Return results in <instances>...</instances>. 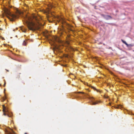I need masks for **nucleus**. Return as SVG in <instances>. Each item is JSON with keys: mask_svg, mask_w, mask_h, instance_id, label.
<instances>
[{"mask_svg": "<svg viewBox=\"0 0 134 134\" xmlns=\"http://www.w3.org/2000/svg\"><path fill=\"white\" fill-rule=\"evenodd\" d=\"M24 24L27 26L28 28L30 30L35 31L36 30H39L40 29V24L36 25L32 21L31 18L27 15L25 16L23 20Z\"/></svg>", "mask_w": 134, "mask_h": 134, "instance_id": "obj_1", "label": "nucleus"}, {"mask_svg": "<svg viewBox=\"0 0 134 134\" xmlns=\"http://www.w3.org/2000/svg\"><path fill=\"white\" fill-rule=\"evenodd\" d=\"M3 10L4 14L8 15L7 16V17L12 21H13L15 19L18 18L19 15L21 14V13L19 11H17L15 14L12 13L9 10L6 8H4Z\"/></svg>", "mask_w": 134, "mask_h": 134, "instance_id": "obj_2", "label": "nucleus"}, {"mask_svg": "<svg viewBox=\"0 0 134 134\" xmlns=\"http://www.w3.org/2000/svg\"><path fill=\"white\" fill-rule=\"evenodd\" d=\"M10 131L7 130L5 132L7 134H16L13 130L11 129H10Z\"/></svg>", "mask_w": 134, "mask_h": 134, "instance_id": "obj_3", "label": "nucleus"}, {"mask_svg": "<svg viewBox=\"0 0 134 134\" xmlns=\"http://www.w3.org/2000/svg\"><path fill=\"white\" fill-rule=\"evenodd\" d=\"M3 111L4 113H6L7 112L8 113V109L4 105H3Z\"/></svg>", "mask_w": 134, "mask_h": 134, "instance_id": "obj_4", "label": "nucleus"}, {"mask_svg": "<svg viewBox=\"0 0 134 134\" xmlns=\"http://www.w3.org/2000/svg\"><path fill=\"white\" fill-rule=\"evenodd\" d=\"M65 24H66V25L67 26V28L69 30L71 31H73V30L71 29V27H72V26L71 25H70L68 24H67V23H65Z\"/></svg>", "mask_w": 134, "mask_h": 134, "instance_id": "obj_5", "label": "nucleus"}, {"mask_svg": "<svg viewBox=\"0 0 134 134\" xmlns=\"http://www.w3.org/2000/svg\"><path fill=\"white\" fill-rule=\"evenodd\" d=\"M103 15V16L104 18L106 20H108L112 18V17L109 15H107L105 16L104 15Z\"/></svg>", "mask_w": 134, "mask_h": 134, "instance_id": "obj_6", "label": "nucleus"}, {"mask_svg": "<svg viewBox=\"0 0 134 134\" xmlns=\"http://www.w3.org/2000/svg\"><path fill=\"white\" fill-rule=\"evenodd\" d=\"M85 85H86L88 86H89L90 87H91L92 88H93L94 90H95L96 91H98L97 89H96L93 86H91V85H89L88 84V83H86L85 84Z\"/></svg>", "mask_w": 134, "mask_h": 134, "instance_id": "obj_7", "label": "nucleus"}, {"mask_svg": "<svg viewBox=\"0 0 134 134\" xmlns=\"http://www.w3.org/2000/svg\"><path fill=\"white\" fill-rule=\"evenodd\" d=\"M68 48L70 51H74L75 50V49L74 48H72L71 47V46H70L68 47Z\"/></svg>", "mask_w": 134, "mask_h": 134, "instance_id": "obj_8", "label": "nucleus"}, {"mask_svg": "<svg viewBox=\"0 0 134 134\" xmlns=\"http://www.w3.org/2000/svg\"><path fill=\"white\" fill-rule=\"evenodd\" d=\"M4 115H7L9 117H11L12 116V114H9L8 113L7 114L5 113H4L3 114Z\"/></svg>", "mask_w": 134, "mask_h": 134, "instance_id": "obj_9", "label": "nucleus"}, {"mask_svg": "<svg viewBox=\"0 0 134 134\" xmlns=\"http://www.w3.org/2000/svg\"><path fill=\"white\" fill-rule=\"evenodd\" d=\"M100 102V101H97L96 102H94L92 100V104L95 105L98 104V103Z\"/></svg>", "mask_w": 134, "mask_h": 134, "instance_id": "obj_10", "label": "nucleus"}, {"mask_svg": "<svg viewBox=\"0 0 134 134\" xmlns=\"http://www.w3.org/2000/svg\"><path fill=\"white\" fill-rule=\"evenodd\" d=\"M54 39L55 41L58 42L59 41V38L57 37H54Z\"/></svg>", "mask_w": 134, "mask_h": 134, "instance_id": "obj_11", "label": "nucleus"}, {"mask_svg": "<svg viewBox=\"0 0 134 134\" xmlns=\"http://www.w3.org/2000/svg\"><path fill=\"white\" fill-rule=\"evenodd\" d=\"M121 41L123 43H124V44H125L126 45V46H127V45H128V44L126 43V42L125 41H124L123 40H121Z\"/></svg>", "mask_w": 134, "mask_h": 134, "instance_id": "obj_12", "label": "nucleus"}, {"mask_svg": "<svg viewBox=\"0 0 134 134\" xmlns=\"http://www.w3.org/2000/svg\"><path fill=\"white\" fill-rule=\"evenodd\" d=\"M6 99V97H3L2 99V102H4Z\"/></svg>", "mask_w": 134, "mask_h": 134, "instance_id": "obj_13", "label": "nucleus"}, {"mask_svg": "<svg viewBox=\"0 0 134 134\" xmlns=\"http://www.w3.org/2000/svg\"><path fill=\"white\" fill-rule=\"evenodd\" d=\"M27 42L25 41H24L23 42V44L24 46H26L27 44Z\"/></svg>", "mask_w": 134, "mask_h": 134, "instance_id": "obj_14", "label": "nucleus"}, {"mask_svg": "<svg viewBox=\"0 0 134 134\" xmlns=\"http://www.w3.org/2000/svg\"><path fill=\"white\" fill-rule=\"evenodd\" d=\"M133 46V45L132 44H128V45H127V47H132Z\"/></svg>", "mask_w": 134, "mask_h": 134, "instance_id": "obj_15", "label": "nucleus"}, {"mask_svg": "<svg viewBox=\"0 0 134 134\" xmlns=\"http://www.w3.org/2000/svg\"><path fill=\"white\" fill-rule=\"evenodd\" d=\"M4 86L5 87V86L6 83V82H5V80H4Z\"/></svg>", "mask_w": 134, "mask_h": 134, "instance_id": "obj_16", "label": "nucleus"}, {"mask_svg": "<svg viewBox=\"0 0 134 134\" xmlns=\"http://www.w3.org/2000/svg\"><path fill=\"white\" fill-rule=\"evenodd\" d=\"M26 29H24L23 30V32H26Z\"/></svg>", "mask_w": 134, "mask_h": 134, "instance_id": "obj_17", "label": "nucleus"}, {"mask_svg": "<svg viewBox=\"0 0 134 134\" xmlns=\"http://www.w3.org/2000/svg\"><path fill=\"white\" fill-rule=\"evenodd\" d=\"M78 93H82L83 94H84V92H78Z\"/></svg>", "mask_w": 134, "mask_h": 134, "instance_id": "obj_18", "label": "nucleus"}, {"mask_svg": "<svg viewBox=\"0 0 134 134\" xmlns=\"http://www.w3.org/2000/svg\"><path fill=\"white\" fill-rule=\"evenodd\" d=\"M120 106V105H118V107H116V108H119L120 107H119V106Z\"/></svg>", "mask_w": 134, "mask_h": 134, "instance_id": "obj_19", "label": "nucleus"}, {"mask_svg": "<svg viewBox=\"0 0 134 134\" xmlns=\"http://www.w3.org/2000/svg\"><path fill=\"white\" fill-rule=\"evenodd\" d=\"M90 99H94V98L93 97H91Z\"/></svg>", "mask_w": 134, "mask_h": 134, "instance_id": "obj_20", "label": "nucleus"}, {"mask_svg": "<svg viewBox=\"0 0 134 134\" xmlns=\"http://www.w3.org/2000/svg\"><path fill=\"white\" fill-rule=\"evenodd\" d=\"M35 19L36 20H37V18H35Z\"/></svg>", "mask_w": 134, "mask_h": 134, "instance_id": "obj_21", "label": "nucleus"}, {"mask_svg": "<svg viewBox=\"0 0 134 134\" xmlns=\"http://www.w3.org/2000/svg\"><path fill=\"white\" fill-rule=\"evenodd\" d=\"M2 40H4V38L3 37H2Z\"/></svg>", "mask_w": 134, "mask_h": 134, "instance_id": "obj_22", "label": "nucleus"}, {"mask_svg": "<svg viewBox=\"0 0 134 134\" xmlns=\"http://www.w3.org/2000/svg\"><path fill=\"white\" fill-rule=\"evenodd\" d=\"M105 98H108V96L106 97H105Z\"/></svg>", "mask_w": 134, "mask_h": 134, "instance_id": "obj_23", "label": "nucleus"}, {"mask_svg": "<svg viewBox=\"0 0 134 134\" xmlns=\"http://www.w3.org/2000/svg\"><path fill=\"white\" fill-rule=\"evenodd\" d=\"M0 30H2V29L1 28H0Z\"/></svg>", "mask_w": 134, "mask_h": 134, "instance_id": "obj_24", "label": "nucleus"}, {"mask_svg": "<svg viewBox=\"0 0 134 134\" xmlns=\"http://www.w3.org/2000/svg\"><path fill=\"white\" fill-rule=\"evenodd\" d=\"M67 43H68V44H69V43L68 42H67Z\"/></svg>", "mask_w": 134, "mask_h": 134, "instance_id": "obj_25", "label": "nucleus"}, {"mask_svg": "<svg viewBox=\"0 0 134 134\" xmlns=\"http://www.w3.org/2000/svg\"><path fill=\"white\" fill-rule=\"evenodd\" d=\"M62 20H63V19H62Z\"/></svg>", "mask_w": 134, "mask_h": 134, "instance_id": "obj_26", "label": "nucleus"}, {"mask_svg": "<svg viewBox=\"0 0 134 134\" xmlns=\"http://www.w3.org/2000/svg\"><path fill=\"white\" fill-rule=\"evenodd\" d=\"M63 21L64 22V21H63Z\"/></svg>", "mask_w": 134, "mask_h": 134, "instance_id": "obj_27", "label": "nucleus"}, {"mask_svg": "<svg viewBox=\"0 0 134 134\" xmlns=\"http://www.w3.org/2000/svg\"><path fill=\"white\" fill-rule=\"evenodd\" d=\"M63 21L64 22V21H63Z\"/></svg>", "mask_w": 134, "mask_h": 134, "instance_id": "obj_28", "label": "nucleus"}, {"mask_svg": "<svg viewBox=\"0 0 134 134\" xmlns=\"http://www.w3.org/2000/svg\"><path fill=\"white\" fill-rule=\"evenodd\" d=\"M1 85L0 84V86H1Z\"/></svg>", "mask_w": 134, "mask_h": 134, "instance_id": "obj_29", "label": "nucleus"}, {"mask_svg": "<svg viewBox=\"0 0 134 134\" xmlns=\"http://www.w3.org/2000/svg\"><path fill=\"white\" fill-rule=\"evenodd\" d=\"M25 134H26V133H25Z\"/></svg>", "mask_w": 134, "mask_h": 134, "instance_id": "obj_30", "label": "nucleus"}]
</instances>
